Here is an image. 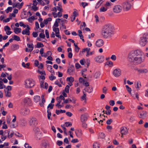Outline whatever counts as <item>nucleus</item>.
Returning <instances> with one entry per match:
<instances>
[{
	"label": "nucleus",
	"instance_id": "17",
	"mask_svg": "<svg viewBox=\"0 0 148 148\" xmlns=\"http://www.w3.org/2000/svg\"><path fill=\"white\" fill-rule=\"evenodd\" d=\"M147 112L145 111H143L140 113L139 117L143 119L147 117Z\"/></svg>",
	"mask_w": 148,
	"mask_h": 148
},
{
	"label": "nucleus",
	"instance_id": "41",
	"mask_svg": "<svg viewBox=\"0 0 148 148\" xmlns=\"http://www.w3.org/2000/svg\"><path fill=\"white\" fill-rule=\"evenodd\" d=\"M10 126L11 128H15L17 126V125L13 123H11Z\"/></svg>",
	"mask_w": 148,
	"mask_h": 148
},
{
	"label": "nucleus",
	"instance_id": "50",
	"mask_svg": "<svg viewBox=\"0 0 148 148\" xmlns=\"http://www.w3.org/2000/svg\"><path fill=\"white\" fill-rule=\"evenodd\" d=\"M93 148H99V145L97 143H95L93 145Z\"/></svg>",
	"mask_w": 148,
	"mask_h": 148
},
{
	"label": "nucleus",
	"instance_id": "20",
	"mask_svg": "<svg viewBox=\"0 0 148 148\" xmlns=\"http://www.w3.org/2000/svg\"><path fill=\"white\" fill-rule=\"evenodd\" d=\"M61 23L60 24V26L63 27L64 29H66V27L64 25L65 23V21H66V20H63V19H61Z\"/></svg>",
	"mask_w": 148,
	"mask_h": 148
},
{
	"label": "nucleus",
	"instance_id": "2",
	"mask_svg": "<svg viewBox=\"0 0 148 148\" xmlns=\"http://www.w3.org/2000/svg\"><path fill=\"white\" fill-rule=\"evenodd\" d=\"M114 29L113 27L110 24L104 25L102 27L101 35L105 38L111 37L114 34Z\"/></svg>",
	"mask_w": 148,
	"mask_h": 148
},
{
	"label": "nucleus",
	"instance_id": "57",
	"mask_svg": "<svg viewBox=\"0 0 148 148\" xmlns=\"http://www.w3.org/2000/svg\"><path fill=\"white\" fill-rule=\"evenodd\" d=\"M39 37L40 38H45V36L44 34L41 33L39 34Z\"/></svg>",
	"mask_w": 148,
	"mask_h": 148
},
{
	"label": "nucleus",
	"instance_id": "12",
	"mask_svg": "<svg viewBox=\"0 0 148 148\" xmlns=\"http://www.w3.org/2000/svg\"><path fill=\"white\" fill-rule=\"evenodd\" d=\"M113 74L115 77H118L121 75V71L119 69H116L114 71Z\"/></svg>",
	"mask_w": 148,
	"mask_h": 148
},
{
	"label": "nucleus",
	"instance_id": "52",
	"mask_svg": "<svg viewBox=\"0 0 148 148\" xmlns=\"http://www.w3.org/2000/svg\"><path fill=\"white\" fill-rule=\"evenodd\" d=\"M54 106V105L53 104H52L51 103H50L47 106V109H49V108L50 109H52Z\"/></svg>",
	"mask_w": 148,
	"mask_h": 148
},
{
	"label": "nucleus",
	"instance_id": "16",
	"mask_svg": "<svg viewBox=\"0 0 148 148\" xmlns=\"http://www.w3.org/2000/svg\"><path fill=\"white\" fill-rule=\"evenodd\" d=\"M88 117V114H87L85 113L84 114H82L81 117V120L82 122H84L86 121Z\"/></svg>",
	"mask_w": 148,
	"mask_h": 148
},
{
	"label": "nucleus",
	"instance_id": "25",
	"mask_svg": "<svg viewBox=\"0 0 148 148\" xmlns=\"http://www.w3.org/2000/svg\"><path fill=\"white\" fill-rule=\"evenodd\" d=\"M101 73L99 71H97L95 73L93 77L95 79H97L99 77Z\"/></svg>",
	"mask_w": 148,
	"mask_h": 148
},
{
	"label": "nucleus",
	"instance_id": "3",
	"mask_svg": "<svg viewBox=\"0 0 148 148\" xmlns=\"http://www.w3.org/2000/svg\"><path fill=\"white\" fill-rule=\"evenodd\" d=\"M35 82L33 80L28 79L25 81V87L27 88H31L35 85Z\"/></svg>",
	"mask_w": 148,
	"mask_h": 148
},
{
	"label": "nucleus",
	"instance_id": "13",
	"mask_svg": "<svg viewBox=\"0 0 148 148\" xmlns=\"http://www.w3.org/2000/svg\"><path fill=\"white\" fill-rule=\"evenodd\" d=\"M29 124L31 126H34L37 124L36 119L32 117L31 118L29 121Z\"/></svg>",
	"mask_w": 148,
	"mask_h": 148
},
{
	"label": "nucleus",
	"instance_id": "7",
	"mask_svg": "<svg viewBox=\"0 0 148 148\" xmlns=\"http://www.w3.org/2000/svg\"><path fill=\"white\" fill-rule=\"evenodd\" d=\"M34 130L37 138L38 140H40L41 138V133L40 131V129L38 127H36L34 129Z\"/></svg>",
	"mask_w": 148,
	"mask_h": 148
},
{
	"label": "nucleus",
	"instance_id": "26",
	"mask_svg": "<svg viewBox=\"0 0 148 148\" xmlns=\"http://www.w3.org/2000/svg\"><path fill=\"white\" fill-rule=\"evenodd\" d=\"M5 86L3 84V82H2V78L0 79V89H3V88H5Z\"/></svg>",
	"mask_w": 148,
	"mask_h": 148
},
{
	"label": "nucleus",
	"instance_id": "62",
	"mask_svg": "<svg viewBox=\"0 0 148 148\" xmlns=\"http://www.w3.org/2000/svg\"><path fill=\"white\" fill-rule=\"evenodd\" d=\"M63 144V142L62 141L60 140H58L57 142V144L59 146H61Z\"/></svg>",
	"mask_w": 148,
	"mask_h": 148
},
{
	"label": "nucleus",
	"instance_id": "43",
	"mask_svg": "<svg viewBox=\"0 0 148 148\" xmlns=\"http://www.w3.org/2000/svg\"><path fill=\"white\" fill-rule=\"evenodd\" d=\"M12 10V8L9 7L7 9L5 10L6 12L8 13L9 11L11 12Z\"/></svg>",
	"mask_w": 148,
	"mask_h": 148
},
{
	"label": "nucleus",
	"instance_id": "9",
	"mask_svg": "<svg viewBox=\"0 0 148 148\" xmlns=\"http://www.w3.org/2000/svg\"><path fill=\"white\" fill-rule=\"evenodd\" d=\"M75 71V68L74 66L73 65H71L69 67L67 70V72L70 75H72L74 72Z\"/></svg>",
	"mask_w": 148,
	"mask_h": 148
},
{
	"label": "nucleus",
	"instance_id": "51",
	"mask_svg": "<svg viewBox=\"0 0 148 148\" xmlns=\"http://www.w3.org/2000/svg\"><path fill=\"white\" fill-rule=\"evenodd\" d=\"M109 103L110 105L112 106H114L115 104L114 101L113 100H110L109 102Z\"/></svg>",
	"mask_w": 148,
	"mask_h": 148
},
{
	"label": "nucleus",
	"instance_id": "10",
	"mask_svg": "<svg viewBox=\"0 0 148 148\" xmlns=\"http://www.w3.org/2000/svg\"><path fill=\"white\" fill-rule=\"evenodd\" d=\"M95 61L98 63H101L104 60V58L102 56H99L96 57L95 59Z\"/></svg>",
	"mask_w": 148,
	"mask_h": 148
},
{
	"label": "nucleus",
	"instance_id": "61",
	"mask_svg": "<svg viewBox=\"0 0 148 148\" xmlns=\"http://www.w3.org/2000/svg\"><path fill=\"white\" fill-rule=\"evenodd\" d=\"M82 127L84 128H86L87 127V125L86 123L84 122H82Z\"/></svg>",
	"mask_w": 148,
	"mask_h": 148
},
{
	"label": "nucleus",
	"instance_id": "18",
	"mask_svg": "<svg viewBox=\"0 0 148 148\" xmlns=\"http://www.w3.org/2000/svg\"><path fill=\"white\" fill-rule=\"evenodd\" d=\"M137 70L138 74L146 73L148 72V71L146 69H139L137 68L136 69Z\"/></svg>",
	"mask_w": 148,
	"mask_h": 148
},
{
	"label": "nucleus",
	"instance_id": "37",
	"mask_svg": "<svg viewBox=\"0 0 148 148\" xmlns=\"http://www.w3.org/2000/svg\"><path fill=\"white\" fill-rule=\"evenodd\" d=\"M52 53L51 51H47V52L46 53H45V55L44 56V57L45 58H46L47 56H51L52 55Z\"/></svg>",
	"mask_w": 148,
	"mask_h": 148
},
{
	"label": "nucleus",
	"instance_id": "60",
	"mask_svg": "<svg viewBox=\"0 0 148 148\" xmlns=\"http://www.w3.org/2000/svg\"><path fill=\"white\" fill-rule=\"evenodd\" d=\"M83 92L84 94L83 96L81 97V98L83 100H86V95L84 91H83Z\"/></svg>",
	"mask_w": 148,
	"mask_h": 148
},
{
	"label": "nucleus",
	"instance_id": "11",
	"mask_svg": "<svg viewBox=\"0 0 148 148\" xmlns=\"http://www.w3.org/2000/svg\"><path fill=\"white\" fill-rule=\"evenodd\" d=\"M104 42L101 39H99L97 40L95 42L96 46L98 47H100L103 45Z\"/></svg>",
	"mask_w": 148,
	"mask_h": 148
},
{
	"label": "nucleus",
	"instance_id": "1",
	"mask_svg": "<svg viewBox=\"0 0 148 148\" xmlns=\"http://www.w3.org/2000/svg\"><path fill=\"white\" fill-rule=\"evenodd\" d=\"M143 54V52L139 50L132 51L129 53L128 60L134 64H140L144 60V59L142 57Z\"/></svg>",
	"mask_w": 148,
	"mask_h": 148
},
{
	"label": "nucleus",
	"instance_id": "14",
	"mask_svg": "<svg viewBox=\"0 0 148 148\" xmlns=\"http://www.w3.org/2000/svg\"><path fill=\"white\" fill-rule=\"evenodd\" d=\"M27 28L25 30H23L22 32V34H26L27 35H29L30 34V31L29 30L30 29V28L29 27L28 25L26 26Z\"/></svg>",
	"mask_w": 148,
	"mask_h": 148
},
{
	"label": "nucleus",
	"instance_id": "36",
	"mask_svg": "<svg viewBox=\"0 0 148 148\" xmlns=\"http://www.w3.org/2000/svg\"><path fill=\"white\" fill-rule=\"evenodd\" d=\"M75 134L76 136L78 137H80L82 135V131H78L77 132H75Z\"/></svg>",
	"mask_w": 148,
	"mask_h": 148
},
{
	"label": "nucleus",
	"instance_id": "56",
	"mask_svg": "<svg viewBox=\"0 0 148 148\" xmlns=\"http://www.w3.org/2000/svg\"><path fill=\"white\" fill-rule=\"evenodd\" d=\"M61 101H58V103L56 105V106H58V108H60L62 107V106H61L60 105Z\"/></svg>",
	"mask_w": 148,
	"mask_h": 148
},
{
	"label": "nucleus",
	"instance_id": "15",
	"mask_svg": "<svg viewBox=\"0 0 148 148\" xmlns=\"http://www.w3.org/2000/svg\"><path fill=\"white\" fill-rule=\"evenodd\" d=\"M120 132L121 134L126 135L128 133V131L125 127H122L120 129Z\"/></svg>",
	"mask_w": 148,
	"mask_h": 148
},
{
	"label": "nucleus",
	"instance_id": "34",
	"mask_svg": "<svg viewBox=\"0 0 148 148\" xmlns=\"http://www.w3.org/2000/svg\"><path fill=\"white\" fill-rule=\"evenodd\" d=\"M66 112V111L65 110H56V114L58 115L60 113H64Z\"/></svg>",
	"mask_w": 148,
	"mask_h": 148
},
{
	"label": "nucleus",
	"instance_id": "42",
	"mask_svg": "<svg viewBox=\"0 0 148 148\" xmlns=\"http://www.w3.org/2000/svg\"><path fill=\"white\" fill-rule=\"evenodd\" d=\"M13 37L14 38V39L15 40H16L17 41H19L20 40V38L18 36L16 35H14L13 36Z\"/></svg>",
	"mask_w": 148,
	"mask_h": 148
},
{
	"label": "nucleus",
	"instance_id": "23",
	"mask_svg": "<svg viewBox=\"0 0 148 148\" xmlns=\"http://www.w3.org/2000/svg\"><path fill=\"white\" fill-rule=\"evenodd\" d=\"M84 90H85L86 91L88 92L89 93H90L93 91V88L92 87H89L86 88Z\"/></svg>",
	"mask_w": 148,
	"mask_h": 148
},
{
	"label": "nucleus",
	"instance_id": "28",
	"mask_svg": "<svg viewBox=\"0 0 148 148\" xmlns=\"http://www.w3.org/2000/svg\"><path fill=\"white\" fill-rule=\"evenodd\" d=\"M40 97L38 95L35 96L34 97V101L36 102L39 101L40 100Z\"/></svg>",
	"mask_w": 148,
	"mask_h": 148
},
{
	"label": "nucleus",
	"instance_id": "6",
	"mask_svg": "<svg viewBox=\"0 0 148 148\" xmlns=\"http://www.w3.org/2000/svg\"><path fill=\"white\" fill-rule=\"evenodd\" d=\"M122 7L120 5H115L113 8V11L115 13H118L121 12Z\"/></svg>",
	"mask_w": 148,
	"mask_h": 148
},
{
	"label": "nucleus",
	"instance_id": "53",
	"mask_svg": "<svg viewBox=\"0 0 148 148\" xmlns=\"http://www.w3.org/2000/svg\"><path fill=\"white\" fill-rule=\"evenodd\" d=\"M79 62L80 64L82 65H84V63L86 62L85 61V60L84 58L80 60Z\"/></svg>",
	"mask_w": 148,
	"mask_h": 148
},
{
	"label": "nucleus",
	"instance_id": "45",
	"mask_svg": "<svg viewBox=\"0 0 148 148\" xmlns=\"http://www.w3.org/2000/svg\"><path fill=\"white\" fill-rule=\"evenodd\" d=\"M108 90L107 88L105 86L102 89L103 92L104 94H106Z\"/></svg>",
	"mask_w": 148,
	"mask_h": 148
},
{
	"label": "nucleus",
	"instance_id": "64",
	"mask_svg": "<svg viewBox=\"0 0 148 148\" xmlns=\"http://www.w3.org/2000/svg\"><path fill=\"white\" fill-rule=\"evenodd\" d=\"M25 147L26 148H32L31 146H29L27 143H25Z\"/></svg>",
	"mask_w": 148,
	"mask_h": 148
},
{
	"label": "nucleus",
	"instance_id": "40",
	"mask_svg": "<svg viewBox=\"0 0 148 148\" xmlns=\"http://www.w3.org/2000/svg\"><path fill=\"white\" fill-rule=\"evenodd\" d=\"M107 8H105L103 7L100 8L99 11L100 12H105L107 10Z\"/></svg>",
	"mask_w": 148,
	"mask_h": 148
},
{
	"label": "nucleus",
	"instance_id": "59",
	"mask_svg": "<svg viewBox=\"0 0 148 148\" xmlns=\"http://www.w3.org/2000/svg\"><path fill=\"white\" fill-rule=\"evenodd\" d=\"M45 33L46 35V37L47 38H49V31L47 29H46L45 30Z\"/></svg>",
	"mask_w": 148,
	"mask_h": 148
},
{
	"label": "nucleus",
	"instance_id": "22",
	"mask_svg": "<svg viewBox=\"0 0 148 148\" xmlns=\"http://www.w3.org/2000/svg\"><path fill=\"white\" fill-rule=\"evenodd\" d=\"M47 69L51 73L54 74L55 72L53 70L52 67L51 66L48 65L47 67Z\"/></svg>",
	"mask_w": 148,
	"mask_h": 148
},
{
	"label": "nucleus",
	"instance_id": "29",
	"mask_svg": "<svg viewBox=\"0 0 148 148\" xmlns=\"http://www.w3.org/2000/svg\"><path fill=\"white\" fill-rule=\"evenodd\" d=\"M21 29L20 28H18L15 27L14 29V32L16 34H17L18 33H20L21 32Z\"/></svg>",
	"mask_w": 148,
	"mask_h": 148
},
{
	"label": "nucleus",
	"instance_id": "4",
	"mask_svg": "<svg viewBox=\"0 0 148 148\" xmlns=\"http://www.w3.org/2000/svg\"><path fill=\"white\" fill-rule=\"evenodd\" d=\"M122 6L124 11H127L130 9L131 5L128 1H127L123 3Z\"/></svg>",
	"mask_w": 148,
	"mask_h": 148
},
{
	"label": "nucleus",
	"instance_id": "44",
	"mask_svg": "<svg viewBox=\"0 0 148 148\" xmlns=\"http://www.w3.org/2000/svg\"><path fill=\"white\" fill-rule=\"evenodd\" d=\"M141 84L140 82V81H138L137 83V86L136 87V88L138 89V90H139V88L141 87Z\"/></svg>",
	"mask_w": 148,
	"mask_h": 148
},
{
	"label": "nucleus",
	"instance_id": "31",
	"mask_svg": "<svg viewBox=\"0 0 148 148\" xmlns=\"http://www.w3.org/2000/svg\"><path fill=\"white\" fill-rule=\"evenodd\" d=\"M29 109H25L23 112H21V114L23 115H26L29 114Z\"/></svg>",
	"mask_w": 148,
	"mask_h": 148
},
{
	"label": "nucleus",
	"instance_id": "32",
	"mask_svg": "<svg viewBox=\"0 0 148 148\" xmlns=\"http://www.w3.org/2000/svg\"><path fill=\"white\" fill-rule=\"evenodd\" d=\"M47 112L48 113L47 114V117L49 120H52V119L50 118V117L51 116V114L50 111V110L49 109H48L47 111Z\"/></svg>",
	"mask_w": 148,
	"mask_h": 148
},
{
	"label": "nucleus",
	"instance_id": "19",
	"mask_svg": "<svg viewBox=\"0 0 148 148\" xmlns=\"http://www.w3.org/2000/svg\"><path fill=\"white\" fill-rule=\"evenodd\" d=\"M61 19L58 18L56 19V21L53 26V27H56L59 26V23L60 22V21L61 20Z\"/></svg>",
	"mask_w": 148,
	"mask_h": 148
},
{
	"label": "nucleus",
	"instance_id": "21",
	"mask_svg": "<svg viewBox=\"0 0 148 148\" xmlns=\"http://www.w3.org/2000/svg\"><path fill=\"white\" fill-rule=\"evenodd\" d=\"M24 102L25 103H27L29 105H31V100L29 98H26L24 99Z\"/></svg>",
	"mask_w": 148,
	"mask_h": 148
},
{
	"label": "nucleus",
	"instance_id": "49",
	"mask_svg": "<svg viewBox=\"0 0 148 148\" xmlns=\"http://www.w3.org/2000/svg\"><path fill=\"white\" fill-rule=\"evenodd\" d=\"M64 145H65V143L69 144V142L67 138H66L64 139Z\"/></svg>",
	"mask_w": 148,
	"mask_h": 148
},
{
	"label": "nucleus",
	"instance_id": "5",
	"mask_svg": "<svg viewBox=\"0 0 148 148\" xmlns=\"http://www.w3.org/2000/svg\"><path fill=\"white\" fill-rule=\"evenodd\" d=\"M40 147L41 148H49V143L47 140H42L41 141L40 144Z\"/></svg>",
	"mask_w": 148,
	"mask_h": 148
},
{
	"label": "nucleus",
	"instance_id": "38",
	"mask_svg": "<svg viewBox=\"0 0 148 148\" xmlns=\"http://www.w3.org/2000/svg\"><path fill=\"white\" fill-rule=\"evenodd\" d=\"M37 47L38 48L42 47H44L43 44L41 42H38L37 45Z\"/></svg>",
	"mask_w": 148,
	"mask_h": 148
},
{
	"label": "nucleus",
	"instance_id": "39",
	"mask_svg": "<svg viewBox=\"0 0 148 148\" xmlns=\"http://www.w3.org/2000/svg\"><path fill=\"white\" fill-rule=\"evenodd\" d=\"M69 86L68 85H67L65 88V90H64V91H65L66 93H69Z\"/></svg>",
	"mask_w": 148,
	"mask_h": 148
},
{
	"label": "nucleus",
	"instance_id": "63",
	"mask_svg": "<svg viewBox=\"0 0 148 148\" xmlns=\"http://www.w3.org/2000/svg\"><path fill=\"white\" fill-rule=\"evenodd\" d=\"M4 30L6 31L7 30H10V28L8 25L5 26L4 28Z\"/></svg>",
	"mask_w": 148,
	"mask_h": 148
},
{
	"label": "nucleus",
	"instance_id": "48",
	"mask_svg": "<svg viewBox=\"0 0 148 148\" xmlns=\"http://www.w3.org/2000/svg\"><path fill=\"white\" fill-rule=\"evenodd\" d=\"M125 87L128 92H129L130 93H131L132 90L131 88L127 85H126Z\"/></svg>",
	"mask_w": 148,
	"mask_h": 148
},
{
	"label": "nucleus",
	"instance_id": "55",
	"mask_svg": "<svg viewBox=\"0 0 148 148\" xmlns=\"http://www.w3.org/2000/svg\"><path fill=\"white\" fill-rule=\"evenodd\" d=\"M40 52L41 56L44 57V55H43V54H44V49L43 48H41L40 49Z\"/></svg>",
	"mask_w": 148,
	"mask_h": 148
},
{
	"label": "nucleus",
	"instance_id": "54",
	"mask_svg": "<svg viewBox=\"0 0 148 148\" xmlns=\"http://www.w3.org/2000/svg\"><path fill=\"white\" fill-rule=\"evenodd\" d=\"M112 119H110L107 121L106 123L108 125H110L112 122Z\"/></svg>",
	"mask_w": 148,
	"mask_h": 148
},
{
	"label": "nucleus",
	"instance_id": "46",
	"mask_svg": "<svg viewBox=\"0 0 148 148\" xmlns=\"http://www.w3.org/2000/svg\"><path fill=\"white\" fill-rule=\"evenodd\" d=\"M66 126L68 127L69 126H72V124L70 122H66L65 123Z\"/></svg>",
	"mask_w": 148,
	"mask_h": 148
},
{
	"label": "nucleus",
	"instance_id": "24",
	"mask_svg": "<svg viewBox=\"0 0 148 148\" xmlns=\"http://www.w3.org/2000/svg\"><path fill=\"white\" fill-rule=\"evenodd\" d=\"M90 48H85L82 49V52H85L86 51V56H89L88 53L90 51Z\"/></svg>",
	"mask_w": 148,
	"mask_h": 148
},
{
	"label": "nucleus",
	"instance_id": "30",
	"mask_svg": "<svg viewBox=\"0 0 148 148\" xmlns=\"http://www.w3.org/2000/svg\"><path fill=\"white\" fill-rule=\"evenodd\" d=\"M5 91V94L6 96L8 97H11V94L10 92H9V91L6 90L5 89H4Z\"/></svg>",
	"mask_w": 148,
	"mask_h": 148
},
{
	"label": "nucleus",
	"instance_id": "58",
	"mask_svg": "<svg viewBox=\"0 0 148 148\" xmlns=\"http://www.w3.org/2000/svg\"><path fill=\"white\" fill-rule=\"evenodd\" d=\"M33 44L32 43H31V44H27V46L28 48H31V49H33L34 48V47L33 46Z\"/></svg>",
	"mask_w": 148,
	"mask_h": 148
},
{
	"label": "nucleus",
	"instance_id": "35",
	"mask_svg": "<svg viewBox=\"0 0 148 148\" xmlns=\"http://www.w3.org/2000/svg\"><path fill=\"white\" fill-rule=\"evenodd\" d=\"M53 30L54 31L56 34H59L60 31L59 28L58 27H53Z\"/></svg>",
	"mask_w": 148,
	"mask_h": 148
},
{
	"label": "nucleus",
	"instance_id": "47",
	"mask_svg": "<svg viewBox=\"0 0 148 148\" xmlns=\"http://www.w3.org/2000/svg\"><path fill=\"white\" fill-rule=\"evenodd\" d=\"M110 58L113 61H115L116 59V56L114 55H112L110 57Z\"/></svg>",
	"mask_w": 148,
	"mask_h": 148
},
{
	"label": "nucleus",
	"instance_id": "27",
	"mask_svg": "<svg viewBox=\"0 0 148 148\" xmlns=\"http://www.w3.org/2000/svg\"><path fill=\"white\" fill-rule=\"evenodd\" d=\"M66 80L67 82H69L70 83H72L74 81V78L72 77H68L66 78Z\"/></svg>",
	"mask_w": 148,
	"mask_h": 148
},
{
	"label": "nucleus",
	"instance_id": "33",
	"mask_svg": "<svg viewBox=\"0 0 148 148\" xmlns=\"http://www.w3.org/2000/svg\"><path fill=\"white\" fill-rule=\"evenodd\" d=\"M105 134L103 132H101L99 134V137L100 138L104 139L105 138Z\"/></svg>",
	"mask_w": 148,
	"mask_h": 148
},
{
	"label": "nucleus",
	"instance_id": "8",
	"mask_svg": "<svg viewBox=\"0 0 148 148\" xmlns=\"http://www.w3.org/2000/svg\"><path fill=\"white\" fill-rule=\"evenodd\" d=\"M147 40L145 36L143 35V36L141 37L139 41V44L142 46H144L147 43Z\"/></svg>",
	"mask_w": 148,
	"mask_h": 148
}]
</instances>
